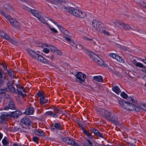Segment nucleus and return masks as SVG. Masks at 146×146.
I'll list each match as a JSON object with an SVG mask.
<instances>
[{
  "instance_id": "2f4dec72",
  "label": "nucleus",
  "mask_w": 146,
  "mask_h": 146,
  "mask_svg": "<svg viewBox=\"0 0 146 146\" xmlns=\"http://www.w3.org/2000/svg\"><path fill=\"white\" fill-rule=\"evenodd\" d=\"M11 105H12V106H11V108H15V103L14 102V100L12 98H10L9 100V101L8 102V106Z\"/></svg>"
},
{
  "instance_id": "79ce46f5",
  "label": "nucleus",
  "mask_w": 146,
  "mask_h": 146,
  "mask_svg": "<svg viewBox=\"0 0 146 146\" xmlns=\"http://www.w3.org/2000/svg\"><path fill=\"white\" fill-rule=\"evenodd\" d=\"M48 27H49L50 30L53 33H58V31H57L54 28H52L49 25Z\"/></svg>"
},
{
  "instance_id": "603ef678",
  "label": "nucleus",
  "mask_w": 146,
  "mask_h": 146,
  "mask_svg": "<svg viewBox=\"0 0 146 146\" xmlns=\"http://www.w3.org/2000/svg\"><path fill=\"white\" fill-rule=\"evenodd\" d=\"M39 139L38 137H33V140L36 143H37L38 142Z\"/></svg>"
},
{
  "instance_id": "680f3d73",
  "label": "nucleus",
  "mask_w": 146,
  "mask_h": 146,
  "mask_svg": "<svg viewBox=\"0 0 146 146\" xmlns=\"http://www.w3.org/2000/svg\"><path fill=\"white\" fill-rule=\"evenodd\" d=\"M23 8L25 9L28 11L29 12H30V11L31 9L30 8H29L28 7L26 6H24Z\"/></svg>"
},
{
  "instance_id": "0e129e2a",
  "label": "nucleus",
  "mask_w": 146,
  "mask_h": 146,
  "mask_svg": "<svg viewBox=\"0 0 146 146\" xmlns=\"http://www.w3.org/2000/svg\"><path fill=\"white\" fill-rule=\"evenodd\" d=\"M134 1L137 4H139V5H140L141 2H142L141 0H134Z\"/></svg>"
},
{
  "instance_id": "8fccbe9b",
  "label": "nucleus",
  "mask_w": 146,
  "mask_h": 146,
  "mask_svg": "<svg viewBox=\"0 0 146 146\" xmlns=\"http://www.w3.org/2000/svg\"><path fill=\"white\" fill-rule=\"evenodd\" d=\"M30 12H31V13L34 15V14H35V13H37V12H38V11H36V10L34 9H31Z\"/></svg>"
},
{
  "instance_id": "774afa93",
  "label": "nucleus",
  "mask_w": 146,
  "mask_h": 146,
  "mask_svg": "<svg viewBox=\"0 0 146 146\" xmlns=\"http://www.w3.org/2000/svg\"><path fill=\"white\" fill-rule=\"evenodd\" d=\"M142 109L146 111V104H143Z\"/></svg>"
},
{
  "instance_id": "4d7b16f0",
  "label": "nucleus",
  "mask_w": 146,
  "mask_h": 146,
  "mask_svg": "<svg viewBox=\"0 0 146 146\" xmlns=\"http://www.w3.org/2000/svg\"><path fill=\"white\" fill-rule=\"evenodd\" d=\"M67 0H59L58 3H67Z\"/></svg>"
},
{
  "instance_id": "4c0bfd02",
  "label": "nucleus",
  "mask_w": 146,
  "mask_h": 146,
  "mask_svg": "<svg viewBox=\"0 0 146 146\" xmlns=\"http://www.w3.org/2000/svg\"><path fill=\"white\" fill-rule=\"evenodd\" d=\"M7 72L9 74V76L12 77H14V73L13 71L11 70H7Z\"/></svg>"
},
{
  "instance_id": "ddd939ff",
  "label": "nucleus",
  "mask_w": 146,
  "mask_h": 146,
  "mask_svg": "<svg viewBox=\"0 0 146 146\" xmlns=\"http://www.w3.org/2000/svg\"><path fill=\"white\" fill-rule=\"evenodd\" d=\"M17 91L18 94L21 95L23 97H25L26 95L25 94H23L22 92V91L26 92L25 89L22 86L19 89H17Z\"/></svg>"
},
{
  "instance_id": "a18cd8bd",
  "label": "nucleus",
  "mask_w": 146,
  "mask_h": 146,
  "mask_svg": "<svg viewBox=\"0 0 146 146\" xmlns=\"http://www.w3.org/2000/svg\"><path fill=\"white\" fill-rule=\"evenodd\" d=\"M136 66L138 67L141 68L143 67V64L142 63L139 62H138L136 64Z\"/></svg>"
},
{
  "instance_id": "58836bf2",
  "label": "nucleus",
  "mask_w": 146,
  "mask_h": 146,
  "mask_svg": "<svg viewBox=\"0 0 146 146\" xmlns=\"http://www.w3.org/2000/svg\"><path fill=\"white\" fill-rule=\"evenodd\" d=\"M2 143L4 146H6L9 144V142L7 140L3 139Z\"/></svg>"
},
{
  "instance_id": "de8ad7c7",
  "label": "nucleus",
  "mask_w": 146,
  "mask_h": 146,
  "mask_svg": "<svg viewBox=\"0 0 146 146\" xmlns=\"http://www.w3.org/2000/svg\"><path fill=\"white\" fill-rule=\"evenodd\" d=\"M100 32L106 35H107L108 36H109L110 33L106 31L105 30H104L103 29H102V31H100Z\"/></svg>"
},
{
  "instance_id": "b1692460",
  "label": "nucleus",
  "mask_w": 146,
  "mask_h": 146,
  "mask_svg": "<svg viewBox=\"0 0 146 146\" xmlns=\"http://www.w3.org/2000/svg\"><path fill=\"white\" fill-rule=\"evenodd\" d=\"M93 79L98 82H102L103 78L102 77L100 76H96L93 77Z\"/></svg>"
},
{
  "instance_id": "864d4df0",
  "label": "nucleus",
  "mask_w": 146,
  "mask_h": 146,
  "mask_svg": "<svg viewBox=\"0 0 146 146\" xmlns=\"http://www.w3.org/2000/svg\"><path fill=\"white\" fill-rule=\"evenodd\" d=\"M57 26L60 29V30L62 32H63L64 31H65V30L61 26H60L59 25H57Z\"/></svg>"
},
{
  "instance_id": "bb28decb",
  "label": "nucleus",
  "mask_w": 146,
  "mask_h": 146,
  "mask_svg": "<svg viewBox=\"0 0 146 146\" xmlns=\"http://www.w3.org/2000/svg\"><path fill=\"white\" fill-rule=\"evenodd\" d=\"M121 26L123 27V29L125 30H128L131 29V27L128 24H125L123 22Z\"/></svg>"
},
{
  "instance_id": "2eb2a0df",
  "label": "nucleus",
  "mask_w": 146,
  "mask_h": 146,
  "mask_svg": "<svg viewBox=\"0 0 146 146\" xmlns=\"http://www.w3.org/2000/svg\"><path fill=\"white\" fill-rule=\"evenodd\" d=\"M7 86L9 90L12 93H15L16 92L15 88L11 83L8 82L7 84Z\"/></svg>"
},
{
  "instance_id": "6ab92c4d",
  "label": "nucleus",
  "mask_w": 146,
  "mask_h": 146,
  "mask_svg": "<svg viewBox=\"0 0 146 146\" xmlns=\"http://www.w3.org/2000/svg\"><path fill=\"white\" fill-rule=\"evenodd\" d=\"M112 90L115 93L117 94H118L119 93L121 92V91L120 89L117 86H114V84H112Z\"/></svg>"
},
{
  "instance_id": "f3484780",
  "label": "nucleus",
  "mask_w": 146,
  "mask_h": 146,
  "mask_svg": "<svg viewBox=\"0 0 146 146\" xmlns=\"http://www.w3.org/2000/svg\"><path fill=\"white\" fill-rule=\"evenodd\" d=\"M34 111V109L33 107H30L28 108L25 110V114L27 115H32L33 114Z\"/></svg>"
},
{
  "instance_id": "69168bd1",
  "label": "nucleus",
  "mask_w": 146,
  "mask_h": 146,
  "mask_svg": "<svg viewBox=\"0 0 146 146\" xmlns=\"http://www.w3.org/2000/svg\"><path fill=\"white\" fill-rule=\"evenodd\" d=\"M9 109H10V108L8 105L5 106L4 107V110H8Z\"/></svg>"
},
{
  "instance_id": "f704fd0d",
  "label": "nucleus",
  "mask_w": 146,
  "mask_h": 146,
  "mask_svg": "<svg viewBox=\"0 0 146 146\" xmlns=\"http://www.w3.org/2000/svg\"><path fill=\"white\" fill-rule=\"evenodd\" d=\"M63 33H64V34L66 35L67 36L69 37H71L72 36V34L70 33L66 30H65V31H64Z\"/></svg>"
},
{
  "instance_id": "393cba45",
  "label": "nucleus",
  "mask_w": 146,
  "mask_h": 146,
  "mask_svg": "<svg viewBox=\"0 0 146 146\" xmlns=\"http://www.w3.org/2000/svg\"><path fill=\"white\" fill-rule=\"evenodd\" d=\"M37 18H38V19L41 22L44 23L46 25H47V27H48V26H49V25L46 22V21L45 20L44 17L41 16V15H40L39 16V17H37Z\"/></svg>"
},
{
  "instance_id": "09e8293b",
  "label": "nucleus",
  "mask_w": 146,
  "mask_h": 146,
  "mask_svg": "<svg viewBox=\"0 0 146 146\" xmlns=\"http://www.w3.org/2000/svg\"><path fill=\"white\" fill-rule=\"evenodd\" d=\"M82 130L84 132V133L87 136H88V135H89L90 134V133H89L84 128H83L82 129Z\"/></svg>"
},
{
  "instance_id": "ea45409f",
  "label": "nucleus",
  "mask_w": 146,
  "mask_h": 146,
  "mask_svg": "<svg viewBox=\"0 0 146 146\" xmlns=\"http://www.w3.org/2000/svg\"><path fill=\"white\" fill-rule=\"evenodd\" d=\"M48 1L52 4H57L59 2V0H47Z\"/></svg>"
},
{
  "instance_id": "5701e85b",
  "label": "nucleus",
  "mask_w": 146,
  "mask_h": 146,
  "mask_svg": "<svg viewBox=\"0 0 146 146\" xmlns=\"http://www.w3.org/2000/svg\"><path fill=\"white\" fill-rule=\"evenodd\" d=\"M40 105H43L48 102V100L45 99L44 96H42L40 98Z\"/></svg>"
},
{
  "instance_id": "c85d7f7f",
  "label": "nucleus",
  "mask_w": 146,
  "mask_h": 146,
  "mask_svg": "<svg viewBox=\"0 0 146 146\" xmlns=\"http://www.w3.org/2000/svg\"><path fill=\"white\" fill-rule=\"evenodd\" d=\"M12 25L17 29H19L21 27L20 23L16 21H15L14 23H13Z\"/></svg>"
},
{
  "instance_id": "49530a36",
  "label": "nucleus",
  "mask_w": 146,
  "mask_h": 146,
  "mask_svg": "<svg viewBox=\"0 0 146 146\" xmlns=\"http://www.w3.org/2000/svg\"><path fill=\"white\" fill-rule=\"evenodd\" d=\"M140 5L142 7L146 8V4L143 1H142Z\"/></svg>"
},
{
  "instance_id": "9b49d317",
  "label": "nucleus",
  "mask_w": 146,
  "mask_h": 146,
  "mask_svg": "<svg viewBox=\"0 0 146 146\" xmlns=\"http://www.w3.org/2000/svg\"><path fill=\"white\" fill-rule=\"evenodd\" d=\"M21 122L23 124L27 126H31V119L27 117H25L23 118L21 120Z\"/></svg>"
},
{
  "instance_id": "f03ea898",
  "label": "nucleus",
  "mask_w": 146,
  "mask_h": 146,
  "mask_svg": "<svg viewBox=\"0 0 146 146\" xmlns=\"http://www.w3.org/2000/svg\"><path fill=\"white\" fill-rule=\"evenodd\" d=\"M27 52L32 58L44 64H48L49 60L44 58L42 56L34 51L29 49L27 50Z\"/></svg>"
},
{
  "instance_id": "13d9d810",
  "label": "nucleus",
  "mask_w": 146,
  "mask_h": 146,
  "mask_svg": "<svg viewBox=\"0 0 146 146\" xmlns=\"http://www.w3.org/2000/svg\"><path fill=\"white\" fill-rule=\"evenodd\" d=\"M2 66L4 68V70H6L7 69V66L4 63H3L2 64Z\"/></svg>"
},
{
  "instance_id": "a19ab883",
  "label": "nucleus",
  "mask_w": 146,
  "mask_h": 146,
  "mask_svg": "<svg viewBox=\"0 0 146 146\" xmlns=\"http://www.w3.org/2000/svg\"><path fill=\"white\" fill-rule=\"evenodd\" d=\"M7 91V88L1 89H0V95L5 93Z\"/></svg>"
},
{
  "instance_id": "dca6fc26",
  "label": "nucleus",
  "mask_w": 146,
  "mask_h": 146,
  "mask_svg": "<svg viewBox=\"0 0 146 146\" xmlns=\"http://www.w3.org/2000/svg\"><path fill=\"white\" fill-rule=\"evenodd\" d=\"M21 114V111L18 110L16 111L11 113V117L17 118Z\"/></svg>"
},
{
  "instance_id": "5fc2aeb1",
  "label": "nucleus",
  "mask_w": 146,
  "mask_h": 146,
  "mask_svg": "<svg viewBox=\"0 0 146 146\" xmlns=\"http://www.w3.org/2000/svg\"><path fill=\"white\" fill-rule=\"evenodd\" d=\"M43 51L46 53H49L50 50L48 48H44L43 49Z\"/></svg>"
},
{
  "instance_id": "052dcab7",
  "label": "nucleus",
  "mask_w": 146,
  "mask_h": 146,
  "mask_svg": "<svg viewBox=\"0 0 146 146\" xmlns=\"http://www.w3.org/2000/svg\"><path fill=\"white\" fill-rule=\"evenodd\" d=\"M37 95L40 97L43 96V94L40 91L38 92L37 93Z\"/></svg>"
},
{
  "instance_id": "0eeeda50",
  "label": "nucleus",
  "mask_w": 146,
  "mask_h": 146,
  "mask_svg": "<svg viewBox=\"0 0 146 146\" xmlns=\"http://www.w3.org/2000/svg\"><path fill=\"white\" fill-rule=\"evenodd\" d=\"M0 36L5 39L7 40L13 44L17 43L16 41L11 38L6 33L3 31H0Z\"/></svg>"
},
{
  "instance_id": "e2e57ef3",
  "label": "nucleus",
  "mask_w": 146,
  "mask_h": 146,
  "mask_svg": "<svg viewBox=\"0 0 146 146\" xmlns=\"http://www.w3.org/2000/svg\"><path fill=\"white\" fill-rule=\"evenodd\" d=\"M121 48L123 50H124L127 51L128 50V48L124 46H122Z\"/></svg>"
},
{
  "instance_id": "c9c22d12",
  "label": "nucleus",
  "mask_w": 146,
  "mask_h": 146,
  "mask_svg": "<svg viewBox=\"0 0 146 146\" xmlns=\"http://www.w3.org/2000/svg\"><path fill=\"white\" fill-rule=\"evenodd\" d=\"M123 22L120 21L118 20H116V23L115 25V26H117V27H119L120 26H121L122 23H123Z\"/></svg>"
},
{
  "instance_id": "423d86ee",
  "label": "nucleus",
  "mask_w": 146,
  "mask_h": 146,
  "mask_svg": "<svg viewBox=\"0 0 146 146\" xmlns=\"http://www.w3.org/2000/svg\"><path fill=\"white\" fill-rule=\"evenodd\" d=\"M62 111L59 110L55 108L53 112L52 111H47L45 114L47 116H50L54 118L57 117L58 116V114L61 113Z\"/></svg>"
},
{
  "instance_id": "e433bc0d",
  "label": "nucleus",
  "mask_w": 146,
  "mask_h": 146,
  "mask_svg": "<svg viewBox=\"0 0 146 146\" xmlns=\"http://www.w3.org/2000/svg\"><path fill=\"white\" fill-rule=\"evenodd\" d=\"M70 44L72 46L76 48V49L78 48H77V45L76 43L74 42L73 40H72L71 42H70Z\"/></svg>"
},
{
  "instance_id": "a878e982",
  "label": "nucleus",
  "mask_w": 146,
  "mask_h": 146,
  "mask_svg": "<svg viewBox=\"0 0 146 146\" xmlns=\"http://www.w3.org/2000/svg\"><path fill=\"white\" fill-rule=\"evenodd\" d=\"M111 115V113L108 110H105L104 112V114L103 115L105 118L106 119H108V118L110 117Z\"/></svg>"
},
{
  "instance_id": "37998d69",
  "label": "nucleus",
  "mask_w": 146,
  "mask_h": 146,
  "mask_svg": "<svg viewBox=\"0 0 146 146\" xmlns=\"http://www.w3.org/2000/svg\"><path fill=\"white\" fill-rule=\"evenodd\" d=\"M64 38V39L67 41L68 42H69L70 43V42H71V41L72 40L69 37L67 36H65Z\"/></svg>"
},
{
  "instance_id": "f257e3e1",
  "label": "nucleus",
  "mask_w": 146,
  "mask_h": 146,
  "mask_svg": "<svg viewBox=\"0 0 146 146\" xmlns=\"http://www.w3.org/2000/svg\"><path fill=\"white\" fill-rule=\"evenodd\" d=\"M121 96L124 99L128 98V101L123 99L119 101V104L123 108L130 111H135L138 112L140 111L139 108L135 104H137V102L133 96L128 97V96L124 92L121 94Z\"/></svg>"
},
{
  "instance_id": "72a5a7b5",
  "label": "nucleus",
  "mask_w": 146,
  "mask_h": 146,
  "mask_svg": "<svg viewBox=\"0 0 146 146\" xmlns=\"http://www.w3.org/2000/svg\"><path fill=\"white\" fill-rule=\"evenodd\" d=\"M35 133L36 135L40 136H43L44 134L42 131H38L37 130H36L35 131Z\"/></svg>"
},
{
  "instance_id": "1a4fd4ad",
  "label": "nucleus",
  "mask_w": 146,
  "mask_h": 146,
  "mask_svg": "<svg viewBox=\"0 0 146 146\" xmlns=\"http://www.w3.org/2000/svg\"><path fill=\"white\" fill-rule=\"evenodd\" d=\"M0 13L6 19L8 20L11 25H12L13 23H14L15 21H16L15 19L12 18H11L10 15L7 14L5 12L2 10L0 11Z\"/></svg>"
},
{
  "instance_id": "f8f14e48",
  "label": "nucleus",
  "mask_w": 146,
  "mask_h": 146,
  "mask_svg": "<svg viewBox=\"0 0 146 146\" xmlns=\"http://www.w3.org/2000/svg\"><path fill=\"white\" fill-rule=\"evenodd\" d=\"M51 128L53 130L56 129L58 130H62L63 128L60 123H56L53 124L51 127Z\"/></svg>"
},
{
  "instance_id": "a211bd4d",
  "label": "nucleus",
  "mask_w": 146,
  "mask_h": 146,
  "mask_svg": "<svg viewBox=\"0 0 146 146\" xmlns=\"http://www.w3.org/2000/svg\"><path fill=\"white\" fill-rule=\"evenodd\" d=\"M51 50L52 51L56 54L59 55H62V52L59 50L57 49L54 46H52L51 48Z\"/></svg>"
},
{
  "instance_id": "c756f323",
  "label": "nucleus",
  "mask_w": 146,
  "mask_h": 146,
  "mask_svg": "<svg viewBox=\"0 0 146 146\" xmlns=\"http://www.w3.org/2000/svg\"><path fill=\"white\" fill-rule=\"evenodd\" d=\"M96 111L99 114L103 116L104 112L105 111V110L100 108L96 109Z\"/></svg>"
},
{
  "instance_id": "7c9ffc66",
  "label": "nucleus",
  "mask_w": 146,
  "mask_h": 146,
  "mask_svg": "<svg viewBox=\"0 0 146 146\" xmlns=\"http://www.w3.org/2000/svg\"><path fill=\"white\" fill-rule=\"evenodd\" d=\"M86 141L88 143H84L82 144L83 146H94L89 139H86Z\"/></svg>"
},
{
  "instance_id": "39448f33",
  "label": "nucleus",
  "mask_w": 146,
  "mask_h": 146,
  "mask_svg": "<svg viewBox=\"0 0 146 146\" xmlns=\"http://www.w3.org/2000/svg\"><path fill=\"white\" fill-rule=\"evenodd\" d=\"M92 25L96 30L98 32L102 31V29H104L102 23L96 20H94L93 21Z\"/></svg>"
},
{
  "instance_id": "bf43d9fd",
  "label": "nucleus",
  "mask_w": 146,
  "mask_h": 146,
  "mask_svg": "<svg viewBox=\"0 0 146 146\" xmlns=\"http://www.w3.org/2000/svg\"><path fill=\"white\" fill-rule=\"evenodd\" d=\"M40 13L38 11V12H37V13H35V14H34V16H35L37 18L38 17H39V16L40 15Z\"/></svg>"
},
{
  "instance_id": "7ed1b4c3",
  "label": "nucleus",
  "mask_w": 146,
  "mask_h": 146,
  "mask_svg": "<svg viewBox=\"0 0 146 146\" xmlns=\"http://www.w3.org/2000/svg\"><path fill=\"white\" fill-rule=\"evenodd\" d=\"M73 16L80 18H84L86 16V13L78 9L71 7L68 12Z\"/></svg>"
},
{
  "instance_id": "20e7f679",
  "label": "nucleus",
  "mask_w": 146,
  "mask_h": 146,
  "mask_svg": "<svg viewBox=\"0 0 146 146\" xmlns=\"http://www.w3.org/2000/svg\"><path fill=\"white\" fill-rule=\"evenodd\" d=\"M89 55L90 57L99 65L103 67H106V65L104 64L103 60L96 54L90 52Z\"/></svg>"
},
{
  "instance_id": "9d476101",
  "label": "nucleus",
  "mask_w": 146,
  "mask_h": 146,
  "mask_svg": "<svg viewBox=\"0 0 146 146\" xmlns=\"http://www.w3.org/2000/svg\"><path fill=\"white\" fill-rule=\"evenodd\" d=\"M75 76L80 82L84 81L86 78V75L80 72H78Z\"/></svg>"
},
{
  "instance_id": "473e14b6",
  "label": "nucleus",
  "mask_w": 146,
  "mask_h": 146,
  "mask_svg": "<svg viewBox=\"0 0 146 146\" xmlns=\"http://www.w3.org/2000/svg\"><path fill=\"white\" fill-rule=\"evenodd\" d=\"M115 119L112 118H111V121L115 125H119V122L118 119V118L115 117Z\"/></svg>"
},
{
  "instance_id": "412c9836",
  "label": "nucleus",
  "mask_w": 146,
  "mask_h": 146,
  "mask_svg": "<svg viewBox=\"0 0 146 146\" xmlns=\"http://www.w3.org/2000/svg\"><path fill=\"white\" fill-rule=\"evenodd\" d=\"M11 117V114L4 113L3 114H2L1 116V119L2 120L3 123L5 122L7 120V117Z\"/></svg>"
},
{
  "instance_id": "4468645a",
  "label": "nucleus",
  "mask_w": 146,
  "mask_h": 146,
  "mask_svg": "<svg viewBox=\"0 0 146 146\" xmlns=\"http://www.w3.org/2000/svg\"><path fill=\"white\" fill-rule=\"evenodd\" d=\"M91 131L92 132L94 133L97 136H98L99 137L103 138V136L102 134L96 128H93L91 129Z\"/></svg>"
},
{
  "instance_id": "cd10ccee",
  "label": "nucleus",
  "mask_w": 146,
  "mask_h": 146,
  "mask_svg": "<svg viewBox=\"0 0 146 146\" xmlns=\"http://www.w3.org/2000/svg\"><path fill=\"white\" fill-rule=\"evenodd\" d=\"M84 39L88 41H89L90 42V43L93 45H95L96 44V42L93 39L89 38L87 37H85Z\"/></svg>"
},
{
  "instance_id": "aec40b11",
  "label": "nucleus",
  "mask_w": 146,
  "mask_h": 146,
  "mask_svg": "<svg viewBox=\"0 0 146 146\" xmlns=\"http://www.w3.org/2000/svg\"><path fill=\"white\" fill-rule=\"evenodd\" d=\"M64 4H66V3H60V5L59 6V7L60 9H64L66 12H69L70 10V7L66 6L64 5Z\"/></svg>"
},
{
  "instance_id": "6e6d98bb",
  "label": "nucleus",
  "mask_w": 146,
  "mask_h": 146,
  "mask_svg": "<svg viewBox=\"0 0 146 146\" xmlns=\"http://www.w3.org/2000/svg\"><path fill=\"white\" fill-rule=\"evenodd\" d=\"M117 55V54L114 53H110L109 54L110 56L113 58H115Z\"/></svg>"
},
{
  "instance_id": "4be33fe9",
  "label": "nucleus",
  "mask_w": 146,
  "mask_h": 146,
  "mask_svg": "<svg viewBox=\"0 0 146 146\" xmlns=\"http://www.w3.org/2000/svg\"><path fill=\"white\" fill-rule=\"evenodd\" d=\"M4 8L5 11L7 12H11L12 10H14L13 7L8 4L5 5Z\"/></svg>"
},
{
  "instance_id": "338daca9",
  "label": "nucleus",
  "mask_w": 146,
  "mask_h": 146,
  "mask_svg": "<svg viewBox=\"0 0 146 146\" xmlns=\"http://www.w3.org/2000/svg\"><path fill=\"white\" fill-rule=\"evenodd\" d=\"M4 82L3 80L0 79V86H1L4 84Z\"/></svg>"
},
{
  "instance_id": "3c124183",
  "label": "nucleus",
  "mask_w": 146,
  "mask_h": 146,
  "mask_svg": "<svg viewBox=\"0 0 146 146\" xmlns=\"http://www.w3.org/2000/svg\"><path fill=\"white\" fill-rule=\"evenodd\" d=\"M116 20H115L114 19L112 20L110 22V24L111 25H115L116 23Z\"/></svg>"
},
{
  "instance_id": "c03bdc74",
  "label": "nucleus",
  "mask_w": 146,
  "mask_h": 146,
  "mask_svg": "<svg viewBox=\"0 0 146 146\" xmlns=\"http://www.w3.org/2000/svg\"><path fill=\"white\" fill-rule=\"evenodd\" d=\"M117 60L118 62H121V63H123L124 62V61L122 59V58L120 57V56H119L118 57V59Z\"/></svg>"
},
{
  "instance_id": "6e6552de",
  "label": "nucleus",
  "mask_w": 146,
  "mask_h": 146,
  "mask_svg": "<svg viewBox=\"0 0 146 146\" xmlns=\"http://www.w3.org/2000/svg\"><path fill=\"white\" fill-rule=\"evenodd\" d=\"M62 141L65 143L71 145L73 146H79V145L76 143L75 141L72 139L66 137L62 138Z\"/></svg>"
}]
</instances>
